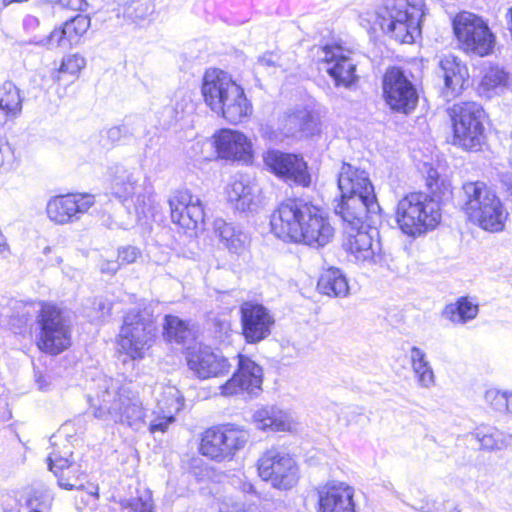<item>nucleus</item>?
Masks as SVG:
<instances>
[{"instance_id":"f257e3e1","label":"nucleus","mask_w":512,"mask_h":512,"mask_svg":"<svg viewBox=\"0 0 512 512\" xmlns=\"http://www.w3.org/2000/svg\"><path fill=\"white\" fill-rule=\"evenodd\" d=\"M271 230L280 239L322 248L334 238L328 213L304 200H287L271 215Z\"/></svg>"},{"instance_id":"f03ea898","label":"nucleus","mask_w":512,"mask_h":512,"mask_svg":"<svg viewBox=\"0 0 512 512\" xmlns=\"http://www.w3.org/2000/svg\"><path fill=\"white\" fill-rule=\"evenodd\" d=\"M12 310L8 325L16 333L36 319V344L41 351L57 355L70 347V323L59 307L37 301H15Z\"/></svg>"},{"instance_id":"7ed1b4c3","label":"nucleus","mask_w":512,"mask_h":512,"mask_svg":"<svg viewBox=\"0 0 512 512\" xmlns=\"http://www.w3.org/2000/svg\"><path fill=\"white\" fill-rule=\"evenodd\" d=\"M98 405L94 406L93 415L102 420L126 425L135 431L145 426L146 410L131 382L104 377L99 384L97 393Z\"/></svg>"},{"instance_id":"20e7f679","label":"nucleus","mask_w":512,"mask_h":512,"mask_svg":"<svg viewBox=\"0 0 512 512\" xmlns=\"http://www.w3.org/2000/svg\"><path fill=\"white\" fill-rule=\"evenodd\" d=\"M201 93L205 104L231 124L242 123L253 113L252 103L246 97L242 86L223 70H206Z\"/></svg>"},{"instance_id":"39448f33","label":"nucleus","mask_w":512,"mask_h":512,"mask_svg":"<svg viewBox=\"0 0 512 512\" xmlns=\"http://www.w3.org/2000/svg\"><path fill=\"white\" fill-rule=\"evenodd\" d=\"M338 188L342 201L335 211L344 222L358 223L367 216L373 220L380 218L381 208L364 170L344 163L339 172Z\"/></svg>"},{"instance_id":"423d86ee","label":"nucleus","mask_w":512,"mask_h":512,"mask_svg":"<svg viewBox=\"0 0 512 512\" xmlns=\"http://www.w3.org/2000/svg\"><path fill=\"white\" fill-rule=\"evenodd\" d=\"M461 190V208L472 223L489 232L504 229L508 213L493 189L483 181H468Z\"/></svg>"},{"instance_id":"0eeeda50","label":"nucleus","mask_w":512,"mask_h":512,"mask_svg":"<svg viewBox=\"0 0 512 512\" xmlns=\"http://www.w3.org/2000/svg\"><path fill=\"white\" fill-rule=\"evenodd\" d=\"M423 7L424 0H383L378 10L381 29L401 43L414 42L420 33Z\"/></svg>"},{"instance_id":"6e6552de","label":"nucleus","mask_w":512,"mask_h":512,"mask_svg":"<svg viewBox=\"0 0 512 512\" xmlns=\"http://www.w3.org/2000/svg\"><path fill=\"white\" fill-rule=\"evenodd\" d=\"M157 326L147 310L132 309L123 317L116 338L117 350L131 360H141L153 346Z\"/></svg>"},{"instance_id":"1a4fd4ad","label":"nucleus","mask_w":512,"mask_h":512,"mask_svg":"<svg viewBox=\"0 0 512 512\" xmlns=\"http://www.w3.org/2000/svg\"><path fill=\"white\" fill-rule=\"evenodd\" d=\"M441 216L437 200L423 193H410L397 204L398 227L404 234L414 238L435 229Z\"/></svg>"},{"instance_id":"9d476101","label":"nucleus","mask_w":512,"mask_h":512,"mask_svg":"<svg viewBox=\"0 0 512 512\" xmlns=\"http://www.w3.org/2000/svg\"><path fill=\"white\" fill-rule=\"evenodd\" d=\"M452 121V143L467 151H479L484 143L486 117L482 106L476 102H461L449 109Z\"/></svg>"},{"instance_id":"9b49d317","label":"nucleus","mask_w":512,"mask_h":512,"mask_svg":"<svg viewBox=\"0 0 512 512\" xmlns=\"http://www.w3.org/2000/svg\"><path fill=\"white\" fill-rule=\"evenodd\" d=\"M452 26L458 46L463 52L479 57L493 53L496 35L483 17L462 11L455 15Z\"/></svg>"},{"instance_id":"f8f14e48","label":"nucleus","mask_w":512,"mask_h":512,"mask_svg":"<svg viewBox=\"0 0 512 512\" xmlns=\"http://www.w3.org/2000/svg\"><path fill=\"white\" fill-rule=\"evenodd\" d=\"M380 220L381 217L373 220L367 216L358 223L345 222L347 227L342 246L353 261L377 264L383 260L379 232L376 229Z\"/></svg>"},{"instance_id":"ddd939ff","label":"nucleus","mask_w":512,"mask_h":512,"mask_svg":"<svg viewBox=\"0 0 512 512\" xmlns=\"http://www.w3.org/2000/svg\"><path fill=\"white\" fill-rule=\"evenodd\" d=\"M259 477L272 487L288 490L296 485L299 469L294 458L280 447H271L257 461Z\"/></svg>"},{"instance_id":"4468645a","label":"nucleus","mask_w":512,"mask_h":512,"mask_svg":"<svg viewBox=\"0 0 512 512\" xmlns=\"http://www.w3.org/2000/svg\"><path fill=\"white\" fill-rule=\"evenodd\" d=\"M249 433L233 425L207 429L201 438L200 453L217 462L230 460L248 442Z\"/></svg>"},{"instance_id":"2eb2a0df","label":"nucleus","mask_w":512,"mask_h":512,"mask_svg":"<svg viewBox=\"0 0 512 512\" xmlns=\"http://www.w3.org/2000/svg\"><path fill=\"white\" fill-rule=\"evenodd\" d=\"M382 88L384 99L391 109L409 113L416 107L417 91L401 69H388L383 76Z\"/></svg>"},{"instance_id":"dca6fc26","label":"nucleus","mask_w":512,"mask_h":512,"mask_svg":"<svg viewBox=\"0 0 512 512\" xmlns=\"http://www.w3.org/2000/svg\"><path fill=\"white\" fill-rule=\"evenodd\" d=\"M90 194L70 193L51 197L46 204V216L56 225H67L79 221L94 205Z\"/></svg>"},{"instance_id":"f3484780","label":"nucleus","mask_w":512,"mask_h":512,"mask_svg":"<svg viewBox=\"0 0 512 512\" xmlns=\"http://www.w3.org/2000/svg\"><path fill=\"white\" fill-rule=\"evenodd\" d=\"M111 193L122 202H132L136 210L145 212V208L151 202V193L142 194V188L138 184L139 172L122 165H114L110 168Z\"/></svg>"},{"instance_id":"a211bd4d","label":"nucleus","mask_w":512,"mask_h":512,"mask_svg":"<svg viewBox=\"0 0 512 512\" xmlns=\"http://www.w3.org/2000/svg\"><path fill=\"white\" fill-rule=\"evenodd\" d=\"M242 334L248 343L266 339L274 325V317L262 304L247 301L240 307Z\"/></svg>"},{"instance_id":"6ab92c4d","label":"nucleus","mask_w":512,"mask_h":512,"mask_svg":"<svg viewBox=\"0 0 512 512\" xmlns=\"http://www.w3.org/2000/svg\"><path fill=\"white\" fill-rule=\"evenodd\" d=\"M265 165L278 177L301 186H308L310 175L303 158L295 154L270 150L264 155Z\"/></svg>"},{"instance_id":"aec40b11","label":"nucleus","mask_w":512,"mask_h":512,"mask_svg":"<svg viewBox=\"0 0 512 512\" xmlns=\"http://www.w3.org/2000/svg\"><path fill=\"white\" fill-rule=\"evenodd\" d=\"M171 219L187 230H194L204 221L201 199L189 190H178L169 199Z\"/></svg>"},{"instance_id":"412c9836","label":"nucleus","mask_w":512,"mask_h":512,"mask_svg":"<svg viewBox=\"0 0 512 512\" xmlns=\"http://www.w3.org/2000/svg\"><path fill=\"white\" fill-rule=\"evenodd\" d=\"M262 368L250 358L239 354L238 368L224 384L219 386V394L232 397L243 392H252L262 384Z\"/></svg>"},{"instance_id":"4be33fe9","label":"nucleus","mask_w":512,"mask_h":512,"mask_svg":"<svg viewBox=\"0 0 512 512\" xmlns=\"http://www.w3.org/2000/svg\"><path fill=\"white\" fill-rule=\"evenodd\" d=\"M213 145L221 159L249 163L252 160V144L247 136L237 130L221 129L213 135Z\"/></svg>"},{"instance_id":"5701e85b","label":"nucleus","mask_w":512,"mask_h":512,"mask_svg":"<svg viewBox=\"0 0 512 512\" xmlns=\"http://www.w3.org/2000/svg\"><path fill=\"white\" fill-rule=\"evenodd\" d=\"M349 54V51L337 45L325 46L321 51L325 70L334 79L336 86L347 87L356 80V65Z\"/></svg>"},{"instance_id":"b1692460","label":"nucleus","mask_w":512,"mask_h":512,"mask_svg":"<svg viewBox=\"0 0 512 512\" xmlns=\"http://www.w3.org/2000/svg\"><path fill=\"white\" fill-rule=\"evenodd\" d=\"M187 363L190 370L201 379L220 377L228 374L231 369L228 360L209 347H200L189 352Z\"/></svg>"},{"instance_id":"393cba45","label":"nucleus","mask_w":512,"mask_h":512,"mask_svg":"<svg viewBox=\"0 0 512 512\" xmlns=\"http://www.w3.org/2000/svg\"><path fill=\"white\" fill-rule=\"evenodd\" d=\"M354 489L332 481L318 489V512H355Z\"/></svg>"},{"instance_id":"a878e982","label":"nucleus","mask_w":512,"mask_h":512,"mask_svg":"<svg viewBox=\"0 0 512 512\" xmlns=\"http://www.w3.org/2000/svg\"><path fill=\"white\" fill-rule=\"evenodd\" d=\"M259 193L258 185L243 176L233 177L226 188L227 201L240 212L256 209Z\"/></svg>"},{"instance_id":"bb28decb","label":"nucleus","mask_w":512,"mask_h":512,"mask_svg":"<svg viewBox=\"0 0 512 512\" xmlns=\"http://www.w3.org/2000/svg\"><path fill=\"white\" fill-rule=\"evenodd\" d=\"M439 74L444 80L446 97L457 96L469 76L466 65L453 54H446L440 58Z\"/></svg>"},{"instance_id":"cd10ccee","label":"nucleus","mask_w":512,"mask_h":512,"mask_svg":"<svg viewBox=\"0 0 512 512\" xmlns=\"http://www.w3.org/2000/svg\"><path fill=\"white\" fill-rule=\"evenodd\" d=\"M253 422L258 429L263 431L292 432L297 426V422L290 412L276 406H265L256 410L253 414Z\"/></svg>"},{"instance_id":"c85d7f7f","label":"nucleus","mask_w":512,"mask_h":512,"mask_svg":"<svg viewBox=\"0 0 512 512\" xmlns=\"http://www.w3.org/2000/svg\"><path fill=\"white\" fill-rule=\"evenodd\" d=\"M280 129L285 137L295 136L300 133L310 136L318 131V122L306 109H297L289 112L280 120Z\"/></svg>"},{"instance_id":"c756f323","label":"nucleus","mask_w":512,"mask_h":512,"mask_svg":"<svg viewBox=\"0 0 512 512\" xmlns=\"http://www.w3.org/2000/svg\"><path fill=\"white\" fill-rule=\"evenodd\" d=\"M213 225L220 242L230 251L240 253L248 245L249 237L240 227L223 219H216Z\"/></svg>"},{"instance_id":"7c9ffc66","label":"nucleus","mask_w":512,"mask_h":512,"mask_svg":"<svg viewBox=\"0 0 512 512\" xmlns=\"http://www.w3.org/2000/svg\"><path fill=\"white\" fill-rule=\"evenodd\" d=\"M409 358L417 385L425 389L434 387L436 384V376L427 354L421 348L413 346L410 350Z\"/></svg>"},{"instance_id":"2f4dec72","label":"nucleus","mask_w":512,"mask_h":512,"mask_svg":"<svg viewBox=\"0 0 512 512\" xmlns=\"http://www.w3.org/2000/svg\"><path fill=\"white\" fill-rule=\"evenodd\" d=\"M471 436L479 443L483 450L498 451L510 445L512 436L490 425H479L471 433Z\"/></svg>"},{"instance_id":"473e14b6","label":"nucleus","mask_w":512,"mask_h":512,"mask_svg":"<svg viewBox=\"0 0 512 512\" xmlns=\"http://www.w3.org/2000/svg\"><path fill=\"white\" fill-rule=\"evenodd\" d=\"M320 293L332 297H346L349 295V285L343 272L335 267L324 270L317 283Z\"/></svg>"},{"instance_id":"72a5a7b5","label":"nucleus","mask_w":512,"mask_h":512,"mask_svg":"<svg viewBox=\"0 0 512 512\" xmlns=\"http://www.w3.org/2000/svg\"><path fill=\"white\" fill-rule=\"evenodd\" d=\"M480 88L488 97L512 90V76L498 66L489 67L483 75Z\"/></svg>"},{"instance_id":"f704fd0d","label":"nucleus","mask_w":512,"mask_h":512,"mask_svg":"<svg viewBox=\"0 0 512 512\" xmlns=\"http://www.w3.org/2000/svg\"><path fill=\"white\" fill-rule=\"evenodd\" d=\"M22 103L20 89L12 81H4L0 85V111L14 119L21 114Z\"/></svg>"},{"instance_id":"c9c22d12","label":"nucleus","mask_w":512,"mask_h":512,"mask_svg":"<svg viewBox=\"0 0 512 512\" xmlns=\"http://www.w3.org/2000/svg\"><path fill=\"white\" fill-rule=\"evenodd\" d=\"M478 305L467 297H461L456 302L445 306L443 310L444 318L456 324H465L476 318L478 315Z\"/></svg>"},{"instance_id":"e433bc0d","label":"nucleus","mask_w":512,"mask_h":512,"mask_svg":"<svg viewBox=\"0 0 512 512\" xmlns=\"http://www.w3.org/2000/svg\"><path fill=\"white\" fill-rule=\"evenodd\" d=\"M426 184L431 195L429 198L440 201L448 199L452 195L453 187L451 181L447 177L440 176L435 169H430L427 173Z\"/></svg>"},{"instance_id":"4c0bfd02","label":"nucleus","mask_w":512,"mask_h":512,"mask_svg":"<svg viewBox=\"0 0 512 512\" xmlns=\"http://www.w3.org/2000/svg\"><path fill=\"white\" fill-rule=\"evenodd\" d=\"M48 465L49 469L57 476L58 484L60 487L67 490H72L73 488H83V484L78 483V478L75 479V481L72 483L68 481V479H66L62 473H60L70 466L69 459L66 456L61 455L59 452L53 451L49 453Z\"/></svg>"},{"instance_id":"58836bf2","label":"nucleus","mask_w":512,"mask_h":512,"mask_svg":"<svg viewBox=\"0 0 512 512\" xmlns=\"http://www.w3.org/2000/svg\"><path fill=\"white\" fill-rule=\"evenodd\" d=\"M163 329V336L169 342L181 343L189 335L187 323L173 315L165 316Z\"/></svg>"},{"instance_id":"ea45409f","label":"nucleus","mask_w":512,"mask_h":512,"mask_svg":"<svg viewBox=\"0 0 512 512\" xmlns=\"http://www.w3.org/2000/svg\"><path fill=\"white\" fill-rule=\"evenodd\" d=\"M85 58L79 54L67 55L63 58L61 65L58 69L52 72V78L59 82L64 75L77 77L80 71L85 67Z\"/></svg>"},{"instance_id":"a19ab883","label":"nucleus","mask_w":512,"mask_h":512,"mask_svg":"<svg viewBox=\"0 0 512 512\" xmlns=\"http://www.w3.org/2000/svg\"><path fill=\"white\" fill-rule=\"evenodd\" d=\"M183 397L180 391L173 386H168L162 393V398L158 401V408L161 412H168L173 415L178 413L183 407Z\"/></svg>"},{"instance_id":"79ce46f5","label":"nucleus","mask_w":512,"mask_h":512,"mask_svg":"<svg viewBox=\"0 0 512 512\" xmlns=\"http://www.w3.org/2000/svg\"><path fill=\"white\" fill-rule=\"evenodd\" d=\"M65 33L72 45L78 43L79 39L90 27V18L87 15H77L63 24Z\"/></svg>"},{"instance_id":"37998d69","label":"nucleus","mask_w":512,"mask_h":512,"mask_svg":"<svg viewBox=\"0 0 512 512\" xmlns=\"http://www.w3.org/2000/svg\"><path fill=\"white\" fill-rule=\"evenodd\" d=\"M123 509L131 512H155L152 494L149 490H144L135 498L123 499L120 502Z\"/></svg>"},{"instance_id":"c03bdc74","label":"nucleus","mask_w":512,"mask_h":512,"mask_svg":"<svg viewBox=\"0 0 512 512\" xmlns=\"http://www.w3.org/2000/svg\"><path fill=\"white\" fill-rule=\"evenodd\" d=\"M509 393L496 388L488 389L485 392V402L496 411L507 409Z\"/></svg>"},{"instance_id":"a18cd8bd","label":"nucleus","mask_w":512,"mask_h":512,"mask_svg":"<svg viewBox=\"0 0 512 512\" xmlns=\"http://www.w3.org/2000/svg\"><path fill=\"white\" fill-rule=\"evenodd\" d=\"M409 500L408 504L419 512H434L436 510L435 503L419 489H415V494L411 493Z\"/></svg>"},{"instance_id":"49530a36","label":"nucleus","mask_w":512,"mask_h":512,"mask_svg":"<svg viewBox=\"0 0 512 512\" xmlns=\"http://www.w3.org/2000/svg\"><path fill=\"white\" fill-rule=\"evenodd\" d=\"M220 512H276L273 509L259 508L255 506L245 507L240 502L233 501L230 498H225L219 507Z\"/></svg>"},{"instance_id":"de8ad7c7","label":"nucleus","mask_w":512,"mask_h":512,"mask_svg":"<svg viewBox=\"0 0 512 512\" xmlns=\"http://www.w3.org/2000/svg\"><path fill=\"white\" fill-rule=\"evenodd\" d=\"M17 162L14 149L8 143H0V171L13 169Z\"/></svg>"},{"instance_id":"09e8293b","label":"nucleus","mask_w":512,"mask_h":512,"mask_svg":"<svg viewBox=\"0 0 512 512\" xmlns=\"http://www.w3.org/2000/svg\"><path fill=\"white\" fill-rule=\"evenodd\" d=\"M64 27L54 29L48 36L47 43L50 48H68L72 45L70 39L65 33Z\"/></svg>"},{"instance_id":"8fccbe9b","label":"nucleus","mask_w":512,"mask_h":512,"mask_svg":"<svg viewBox=\"0 0 512 512\" xmlns=\"http://www.w3.org/2000/svg\"><path fill=\"white\" fill-rule=\"evenodd\" d=\"M161 415H158L155 419H153L149 426V431L154 434L156 432L164 433L168 426L174 422V415L168 412H161Z\"/></svg>"},{"instance_id":"3c124183","label":"nucleus","mask_w":512,"mask_h":512,"mask_svg":"<svg viewBox=\"0 0 512 512\" xmlns=\"http://www.w3.org/2000/svg\"><path fill=\"white\" fill-rule=\"evenodd\" d=\"M141 256V251L134 246H124L118 249V261L120 265L135 263Z\"/></svg>"},{"instance_id":"603ef678","label":"nucleus","mask_w":512,"mask_h":512,"mask_svg":"<svg viewBox=\"0 0 512 512\" xmlns=\"http://www.w3.org/2000/svg\"><path fill=\"white\" fill-rule=\"evenodd\" d=\"M258 64L263 67H284L283 59L276 53H265L258 59Z\"/></svg>"},{"instance_id":"864d4df0","label":"nucleus","mask_w":512,"mask_h":512,"mask_svg":"<svg viewBox=\"0 0 512 512\" xmlns=\"http://www.w3.org/2000/svg\"><path fill=\"white\" fill-rule=\"evenodd\" d=\"M53 4H59L64 8H68L74 11L83 10L86 6L85 0H49Z\"/></svg>"},{"instance_id":"5fc2aeb1","label":"nucleus","mask_w":512,"mask_h":512,"mask_svg":"<svg viewBox=\"0 0 512 512\" xmlns=\"http://www.w3.org/2000/svg\"><path fill=\"white\" fill-rule=\"evenodd\" d=\"M120 266L118 260H102L100 270L102 273L113 275L119 270Z\"/></svg>"},{"instance_id":"6e6d98bb","label":"nucleus","mask_w":512,"mask_h":512,"mask_svg":"<svg viewBox=\"0 0 512 512\" xmlns=\"http://www.w3.org/2000/svg\"><path fill=\"white\" fill-rule=\"evenodd\" d=\"M36 383L39 390L47 391L52 386V377L49 374H41L37 377Z\"/></svg>"},{"instance_id":"4d7b16f0","label":"nucleus","mask_w":512,"mask_h":512,"mask_svg":"<svg viewBox=\"0 0 512 512\" xmlns=\"http://www.w3.org/2000/svg\"><path fill=\"white\" fill-rule=\"evenodd\" d=\"M220 332L224 334L225 337L229 336V333L231 332V325L228 321H221L219 322Z\"/></svg>"},{"instance_id":"13d9d810","label":"nucleus","mask_w":512,"mask_h":512,"mask_svg":"<svg viewBox=\"0 0 512 512\" xmlns=\"http://www.w3.org/2000/svg\"><path fill=\"white\" fill-rule=\"evenodd\" d=\"M136 10H141V14L140 15H137L136 17L137 18H145L148 13H149V9L146 5L142 4V3H137L136 7H135Z\"/></svg>"},{"instance_id":"bf43d9fd","label":"nucleus","mask_w":512,"mask_h":512,"mask_svg":"<svg viewBox=\"0 0 512 512\" xmlns=\"http://www.w3.org/2000/svg\"><path fill=\"white\" fill-rule=\"evenodd\" d=\"M120 133H121V128H119V127H113V128H111V129L108 131V135H109V137H110L112 140H117V139H119Z\"/></svg>"},{"instance_id":"052dcab7","label":"nucleus","mask_w":512,"mask_h":512,"mask_svg":"<svg viewBox=\"0 0 512 512\" xmlns=\"http://www.w3.org/2000/svg\"><path fill=\"white\" fill-rule=\"evenodd\" d=\"M98 307L99 309L102 311V314L101 316H104L105 314H107L110 310V308L103 302V301H99L98 302Z\"/></svg>"},{"instance_id":"680f3d73","label":"nucleus","mask_w":512,"mask_h":512,"mask_svg":"<svg viewBox=\"0 0 512 512\" xmlns=\"http://www.w3.org/2000/svg\"><path fill=\"white\" fill-rule=\"evenodd\" d=\"M506 411H508L509 413L512 414V392L509 393L508 405H507Z\"/></svg>"},{"instance_id":"e2e57ef3","label":"nucleus","mask_w":512,"mask_h":512,"mask_svg":"<svg viewBox=\"0 0 512 512\" xmlns=\"http://www.w3.org/2000/svg\"><path fill=\"white\" fill-rule=\"evenodd\" d=\"M243 491L244 492H252L253 490V485L250 484V483H245L242 487Z\"/></svg>"},{"instance_id":"0e129e2a","label":"nucleus","mask_w":512,"mask_h":512,"mask_svg":"<svg viewBox=\"0 0 512 512\" xmlns=\"http://www.w3.org/2000/svg\"><path fill=\"white\" fill-rule=\"evenodd\" d=\"M89 494H91L93 496H97L98 495V487L95 486V485H91V488L89 490Z\"/></svg>"},{"instance_id":"69168bd1","label":"nucleus","mask_w":512,"mask_h":512,"mask_svg":"<svg viewBox=\"0 0 512 512\" xmlns=\"http://www.w3.org/2000/svg\"><path fill=\"white\" fill-rule=\"evenodd\" d=\"M51 252V247L47 246L43 249V254L47 255L48 253Z\"/></svg>"},{"instance_id":"338daca9","label":"nucleus","mask_w":512,"mask_h":512,"mask_svg":"<svg viewBox=\"0 0 512 512\" xmlns=\"http://www.w3.org/2000/svg\"><path fill=\"white\" fill-rule=\"evenodd\" d=\"M55 438H57V436H56V435H53V436L51 437V443H52L53 445H55V442L53 441V439H55Z\"/></svg>"},{"instance_id":"774afa93","label":"nucleus","mask_w":512,"mask_h":512,"mask_svg":"<svg viewBox=\"0 0 512 512\" xmlns=\"http://www.w3.org/2000/svg\"><path fill=\"white\" fill-rule=\"evenodd\" d=\"M82 489H85V486H84V485H83V488H82ZM86 490H88V491H89V490H90V489H89V487H86Z\"/></svg>"}]
</instances>
